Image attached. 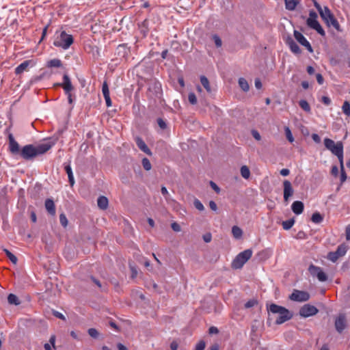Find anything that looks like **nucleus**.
<instances>
[{
    "label": "nucleus",
    "mask_w": 350,
    "mask_h": 350,
    "mask_svg": "<svg viewBox=\"0 0 350 350\" xmlns=\"http://www.w3.org/2000/svg\"><path fill=\"white\" fill-rule=\"evenodd\" d=\"M209 206H210L211 209L214 211H217V204L214 201H210Z\"/></svg>",
    "instance_id": "nucleus-62"
},
{
    "label": "nucleus",
    "mask_w": 350,
    "mask_h": 350,
    "mask_svg": "<svg viewBox=\"0 0 350 350\" xmlns=\"http://www.w3.org/2000/svg\"><path fill=\"white\" fill-rule=\"evenodd\" d=\"M232 234L236 239H239L242 237L243 231L239 227L234 226L232 228Z\"/></svg>",
    "instance_id": "nucleus-25"
},
{
    "label": "nucleus",
    "mask_w": 350,
    "mask_h": 350,
    "mask_svg": "<svg viewBox=\"0 0 350 350\" xmlns=\"http://www.w3.org/2000/svg\"><path fill=\"white\" fill-rule=\"evenodd\" d=\"M323 220V216L318 212L314 213L311 217V221L314 224H320Z\"/></svg>",
    "instance_id": "nucleus-26"
},
{
    "label": "nucleus",
    "mask_w": 350,
    "mask_h": 350,
    "mask_svg": "<svg viewBox=\"0 0 350 350\" xmlns=\"http://www.w3.org/2000/svg\"><path fill=\"white\" fill-rule=\"evenodd\" d=\"M331 173L333 176H337L338 174V168L337 166L334 165L332 167Z\"/></svg>",
    "instance_id": "nucleus-58"
},
{
    "label": "nucleus",
    "mask_w": 350,
    "mask_h": 350,
    "mask_svg": "<svg viewBox=\"0 0 350 350\" xmlns=\"http://www.w3.org/2000/svg\"><path fill=\"white\" fill-rule=\"evenodd\" d=\"M211 234L210 233H207L203 236V239L206 243H209L211 241Z\"/></svg>",
    "instance_id": "nucleus-59"
},
{
    "label": "nucleus",
    "mask_w": 350,
    "mask_h": 350,
    "mask_svg": "<svg viewBox=\"0 0 350 350\" xmlns=\"http://www.w3.org/2000/svg\"><path fill=\"white\" fill-rule=\"evenodd\" d=\"M212 38L214 40V42L217 47L221 46L222 41L218 35H217V34L213 35Z\"/></svg>",
    "instance_id": "nucleus-41"
},
{
    "label": "nucleus",
    "mask_w": 350,
    "mask_h": 350,
    "mask_svg": "<svg viewBox=\"0 0 350 350\" xmlns=\"http://www.w3.org/2000/svg\"><path fill=\"white\" fill-rule=\"evenodd\" d=\"M59 221L63 227L66 228L68 226V221L65 214L62 213L59 215Z\"/></svg>",
    "instance_id": "nucleus-38"
},
{
    "label": "nucleus",
    "mask_w": 350,
    "mask_h": 350,
    "mask_svg": "<svg viewBox=\"0 0 350 350\" xmlns=\"http://www.w3.org/2000/svg\"><path fill=\"white\" fill-rule=\"evenodd\" d=\"M172 226V228L174 231L175 232H179L180 231V226H179L178 224H177L176 222H174L171 225Z\"/></svg>",
    "instance_id": "nucleus-53"
},
{
    "label": "nucleus",
    "mask_w": 350,
    "mask_h": 350,
    "mask_svg": "<svg viewBox=\"0 0 350 350\" xmlns=\"http://www.w3.org/2000/svg\"><path fill=\"white\" fill-rule=\"evenodd\" d=\"M239 85L240 88L244 91L247 92L250 89L249 84L247 81L244 78H239Z\"/></svg>",
    "instance_id": "nucleus-27"
},
{
    "label": "nucleus",
    "mask_w": 350,
    "mask_h": 350,
    "mask_svg": "<svg viewBox=\"0 0 350 350\" xmlns=\"http://www.w3.org/2000/svg\"><path fill=\"white\" fill-rule=\"evenodd\" d=\"M308 271L312 277L317 278L319 282H323L327 280V275L320 267L311 264L308 267Z\"/></svg>",
    "instance_id": "nucleus-7"
},
{
    "label": "nucleus",
    "mask_w": 350,
    "mask_h": 350,
    "mask_svg": "<svg viewBox=\"0 0 350 350\" xmlns=\"http://www.w3.org/2000/svg\"><path fill=\"white\" fill-rule=\"evenodd\" d=\"M53 144L52 142H47L37 146L33 144L25 145L21 148L19 155L26 161L32 160L36 157L46 152L52 148Z\"/></svg>",
    "instance_id": "nucleus-1"
},
{
    "label": "nucleus",
    "mask_w": 350,
    "mask_h": 350,
    "mask_svg": "<svg viewBox=\"0 0 350 350\" xmlns=\"http://www.w3.org/2000/svg\"><path fill=\"white\" fill-rule=\"evenodd\" d=\"M205 342L203 340L200 341L196 346V350H204Z\"/></svg>",
    "instance_id": "nucleus-47"
},
{
    "label": "nucleus",
    "mask_w": 350,
    "mask_h": 350,
    "mask_svg": "<svg viewBox=\"0 0 350 350\" xmlns=\"http://www.w3.org/2000/svg\"><path fill=\"white\" fill-rule=\"evenodd\" d=\"M334 155H335L338 157V161L340 163V170H342V168H344L343 148H342L340 150H339L338 152H336Z\"/></svg>",
    "instance_id": "nucleus-33"
},
{
    "label": "nucleus",
    "mask_w": 350,
    "mask_h": 350,
    "mask_svg": "<svg viewBox=\"0 0 350 350\" xmlns=\"http://www.w3.org/2000/svg\"><path fill=\"white\" fill-rule=\"evenodd\" d=\"M286 44L289 46L291 51L295 54L301 53V50L297 44L291 38H288L286 40Z\"/></svg>",
    "instance_id": "nucleus-18"
},
{
    "label": "nucleus",
    "mask_w": 350,
    "mask_h": 350,
    "mask_svg": "<svg viewBox=\"0 0 350 350\" xmlns=\"http://www.w3.org/2000/svg\"><path fill=\"white\" fill-rule=\"evenodd\" d=\"M88 334L92 338H96L98 335L97 330L94 328H90L88 329Z\"/></svg>",
    "instance_id": "nucleus-46"
},
{
    "label": "nucleus",
    "mask_w": 350,
    "mask_h": 350,
    "mask_svg": "<svg viewBox=\"0 0 350 350\" xmlns=\"http://www.w3.org/2000/svg\"><path fill=\"white\" fill-rule=\"evenodd\" d=\"M295 238L297 239H307V234L305 232L300 230L297 233Z\"/></svg>",
    "instance_id": "nucleus-45"
},
{
    "label": "nucleus",
    "mask_w": 350,
    "mask_h": 350,
    "mask_svg": "<svg viewBox=\"0 0 350 350\" xmlns=\"http://www.w3.org/2000/svg\"><path fill=\"white\" fill-rule=\"evenodd\" d=\"M342 112L347 116H350V103L345 100L342 106Z\"/></svg>",
    "instance_id": "nucleus-36"
},
{
    "label": "nucleus",
    "mask_w": 350,
    "mask_h": 350,
    "mask_svg": "<svg viewBox=\"0 0 350 350\" xmlns=\"http://www.w3.org/2000/svg\"><path fill=\"white\" fill-rule=\"evenodd\" d=\"M252 135H253V137H254L255 139H256L258 141L260 140V139H261L260 135V133L257 131L252 130Z\"/></svg>",
    "instance_id": "nucleus-54"
},
{
    "label": "nucleus",
    "mask_w": 350,
    "mask_h": 350,
    "mask_svg": "<svg viewBox=\"0 0 350 350\" xmlns=\"http://www.w3.org/2000/svg\"><path fill=\"white\" fill-rule=\"evenodd\" d=\"M345 233H346V239L347 241H349L350 240V224L346 227Z\"/></svg>",
    "instance_id": "nucleus-60"
},
{
    "label": "nucleus",
    "mask_w": 350,
    "mask_h": 350,
    "mask_svg": "<svg viewBox=\"0 0 350 350\" xmlns=\"http://www.w3.org/2000/svg\"><path fill=\"white\" fill-rule=\"evenodd\" d=\"M161 193L163 196H164L165 198L166 199V200H168V197H169V193L167 191V189H166L165 187H161Z\"/></svg>",
    "instance_id": "nucleus-50"
},
{
    "label": "nucleus",
    "mask_w": 350,
    "mask_h": 350,
    "mask_svg": "<svg viewBox=\"0 0 350 350\" xmlns=\"http://www.w3.org/2000/svg\"><path fill=\"white\" fill-rule=\"evenodd\" d=\"M135 142L137 144V147L142 151H143L144 152H145L146 154H147L148 155L152 154L150 150L148 148V147L147 146V145L146 144V143L144 142V140L142 138H140L139 137H136Z\"/></svg>",
    "instance_id": "nucleus-16"
},
{
    "label": "nucleus",
    "mask_w": 350,
    "mask_h": 350,
    "mask_svg": "<svg viewBox=\"0 0 350 350\" xmlns=\"http://www.w3.org/2000/svg\"><path fill=\"white\" fill-rule=\"evenodd\" d=\"M193 204H194L195 207H196L198 210H199V211H203V210L204 209V205H203V204H202V202H201L199 200H198V199H196V200H194V202H193Z\"/></svg>",
    "instance_id": "nucleus-44"
},
{
    "label": "nucleus",
    "mask_w": 350,
    "mask_h": 350,
    "mask_svg": "<svg viewBox=\"0 0 350 350\" xmlns=\"http://www.w3.org/2000/svg\"><path fill=\"white\" fill-rule=\"evenodd\" d=\"M108 199L106 197L103 196L98 197L97 200V204L100 209L105 210L108 207Z\"/></svg>",
    "instance_id": "nucleus-21"
},
{
    "label": "nucleus",
    "mask_w": 350,
    "mask_h": 350,
    "mask_svg": "<svg viewBox=\"0 0 350 350\" xmlns=\"http://www.w3.org/2000/svg\"><path fill=\"white\" fill-rule=\"evenodd\" d=\"M9 150L12 154H19L21 152L18 143L15 140L12 133L8 134Z\"/></svg>",
    "instance_id": "nucleus-11"
},
{
    "label": "nucleus",
    "mask_w": 350,
    "mask_h": 350,
    "mask_svg": "<svg viewBox=\"0 0 350 350\" xmlns=\"http://www.w3.org/2000/svg\"><path fill=\"white\" fill-rule=\"evenodd\" d=\"M347 249H348V246L346 244L343 243V244H340V245H338L335 252H336L338 256L341 257L346 254V253L347 252Z\"/></svg>",
    "instance_id": "nucleus-23"
},
{
    "label": "nucleus",
    "mask_w": 350,
    "mask_h": 350,
    "mask_svg": "<svg viewBox=\"0 0 350 350\" xmlns=\"http://www.w3.org/2000/svg\"><path fill=\"white\" fill-rule=\"evenodd\" d=\"M312 139H313V141L317 143V144H319L321 142V137L319 136L318 134L317 133H313L312 134Z\"/></svg>",
    "instance_id": "nucleus-52"
},
{
    "label": "nucleus",
    "mask_w": 350,
    "mask_h": 350,
    "mask_svg": "<svg viewBox=\"0 0 350 350\" xmlns=\"http://www.w3.org/2000/svg\"><path fill=\"white\" fill-rule=\"evenodd\" d=\"M306 23L309 27L317 31L321 36H325V31L317 21V14L315 12H310Z\"/></svg>",
    "instance_id": "nucleus-6"
},
{
    "label": "nucleus",
    "mask_w": 350,
    "mask_h": 350,
    "mask_svg": "<svg viewBox=\"0 0 350 350\" xmlns=\"http://www.w3.org/2000/svg\"><path fill=\"white\" fill-rule=\"evenodd\" d=\"M188 100L192 105H196L197 103V98L193 92H190L189 94Z\"/></svg>",
    "instance_id": "nucleus-43"
},
{
    "label": "nucleus",
    "mask_w": 350,
    "mask_h": 350,
    "mask_svg": "<svg viewBox=\"0 0 350 350\" xmlns=\"http://www.w3.org/2000/svg\"><path fill=\"white\" fill-rule=\"evenodd\" d=\"M3 251L13 264L16 265L17 263L18 259L16 256H15L8 249H3Z\"/></svg>",
    "instance_id": "nucleus-28"
},
{
    "label": "nucleus",
    "mask_w": 350,
    "mask_h": 350,
    "mask_svg": "<svg viewBox=\"0 0 350 350\" xmlns=\"http://www.w3.org/2000/svg\"><path fill=\"white\" fill-rule=\"evenodd\" d=\"M318 312V309L312 305L305 304L299 310V314L303 317H309L315 315Z\"/></svg>",
    "instance_id": "nucleus-10"
},
{
    "label": "nucleus",
    "mask_w": 350,
    "mask_h": 350,
    "mask_svg": "<svg viewBox=\"0 0 350 350\" xmlns=\"http://www.w3.org/2000/svg\"><path fill=\"white\" fill-rule=\"evenodd\" d=\"M324 146L329 150L333 154L338 152L342 148H343V144L341 142H335L329 138H325L323 140Z\"/></svg>",
    "instance_id": "nucleus-8"
},
{
    "label": "nucleus",
    "mask_w": 350,
    "mask_h": 350,
    "mask_svg": "<svg viewBox=\"0 0 350 350\" xmlns=\"http://www.w3.org/2000/svg\"><path fill=\"white\" fill-rule=\"evenodd\" d=\"M280 173L282 176H286L290 174V171L288 169L284 168L280 170Z\"/></svg>",
    "instance_id": "nucleus-61"
},
{
    "label": "nucleus",
    "mask_w": 350,
    "mask_h": 350,
    "mask_svg": "<svg viewBox=\"0 0 350 350\" xmlns=\"http://www.w3.org/2000/svg\"><path fill=\"white\" fill-rule=\"evenodd\" d=\"M59 85L62 87L66 94L71 93V91L73 90V86L72 85L70 79L66 74L64 75L63 81L59 84Z\"/></svg>",
    "instance_id": "nucleus-14"
},
{
    "label": "nucleus",
    "mask_w": 350,
    "mask_h": 350,
    "mask_svg": "<svg viewBox=\"0 0 350 350\" xmlns=\"http://www.w3.org/2000/svg\"><path fill=\"white\" fill-rule=\"evenodd\" d=\"M335 327L339 333H342L346 327L345 315L340 314L335 321Z\"/></svg>",
    "instance_id": "nucleus-15"
},
{
    "label": "nucleus",
    "mask_w": 350,
    "mask_h": 350,
    "mask_svg": "<svg viewBox=\"0 0 350 350\" xmlns=\"http://www.w3.org/2000/svg\"><path fill=\"white\" fill-rule=\"evenodd\" d=\"M45 208L49 214L51 215H55V206L53 200L49 198L46 200Z\"/></svg>",
    "instance_id": "nucleus-20"
},
{
    "label": "nucleus",
    "mask_w": 350,
    "mask_h": 350,
    "mask_svg": "<svg viewBox=\"0 0 350 350\" xmlns=\"http://www.w3.org/2000/svg\"><path fill=\"white\" fill-rule=\"evenodd\" d=\"M347 174L345 172V168H342V170H340V182L341 183H343L347 180Z\"/></svg>",
    "instance_id": "nucleus-49"
},
{
    "label": "nucleus",
    "mask_w": 350,
    "mask_h": 350,
    "mask_svg": "<svg viewBox=\"0 0 350 350\" xmlns=\"http://www.w3.org/2000/svg\"><path fill=\"white\" fill-rule=\"evenodd\" d=\"M289 298L294 301L304 302L310 299V295L306 291L294 290L289 296Z\"/></svg>",
    "instance_id": "nucleus-9"
},
{
    "label": "nucleus",
    "mask_w": 350,
    "mask_h": 350,
    "mask_svg": "<svg viewBox=\"0 0 350 350\" xmlns=\"http://www.w3.org/2000/svg\"><path fill=\"white\" fill-rule=\"evenodd\" d=\"M319 14L328 26H332L337 30L339 29L340 25L338 22L327 6L323 8V10L320 12Z\"/></svg>",
    "instance_id": "nucleus-5"
},
{
    "label": "nucleus",
    "mask_w": 350,
    "mask_h": 350,
    "mask_svg": "<svg viewBox=\"0 0 350 350\" xmlns=\"http://www.w3.org/2000/svg\"><path fill=\"white\" fill-rule=\"evenodd\" d=\"M252 256V250L250 249L240 252L232 262V267L234 269L242 268Z\"/></svg>",
    "instance_id": "nucleus-4"
},
{
    "label": "nucleus",
    "mask_w": 350,
    "mask_h": 350,
    "mask_svg": "<svg viewBox=\"0 0 350 350\" xmlns=\"http://www.w3.org/2000/svg\"><path fill=\"white\" fill-rule=\"evenodd\" d=\"M327 258L332 262H336L340 258V256H338L336 252H331L328 254Z\"/></svg>",
    "instance_id": "nucleus-40"
},
{
    "label": "nucleus",
    "mask_w": 350,
    "mask_h": 350,
    "mask_svg": "<svg viewBox=\"0 0 350 350\" xmlns=\"http://www.w3.org/2000/svg\"><path fill=\"white\" fill-rule=\"evenodd\" d=\"M304 203L301 201H295L291 205V209L296 215L301 214L304 211Z\"/></svg>",
    "instance_id": "nucleus-17"
},
{
    "label": "nucleus",
    "mask_w": 350,
    "mask_h": 350,
    "mask_svg": "<svg viewBox=\"0 0 350 350\" xmlns=\"http://www.w3.org/2000/svg\"><path fill=\"white\" fill-rule=\"evenodd\" d=\"M157 123L161 129H164L166 128V124L161 118L157 120Z\"/></svg>",
    "instance_id": "nucleus-55"
},
{
    "label": "nucleus",
    "mask_w": 350,
    "mask_h": 350,
    "mask_svg": "<svg viewBox=\"0 0 350 350\" xmlns=\"http://www.w3.org/2000/svg\"><path fill=\"white\" fill-rule=\"evenodd\" d=\"M74 42L72 35L68 34L65 31H56L53 45L56 47L67 50Z\"/></svg>",
    "instance_id": "nucleus-3"
},
{
    "label": "nucleus",
    "mask_w": 350,
    "mask_h": 350,
    "mask_svg": "<svg viewBox=\"0 0 350 350\" xmlns=\"http://www.w3.org/2000/svg\"><path fill=\"white\" fill-rule=\"evenodd\" d=\"M102 92L104 98L109 96V87L106 81H105L102 86Z\"/></svg>",
    "instance_id": "nucleus-39"
},
{
    "label": "nucleus",
    "mask_w": 350,
    "mask_h": 350,
    "mask_svg": "<svg viewBox=\"0 0 350 350\" xmlns=\"http://www.w3.org/2000/svg\"><path fill=\"white\" fill-rule=\"evenodd\" d=\"M299 105L300 107L306 112H307V113L310 112L311 108L310 107V105L306 100H299Z\"/></svg>",
    "instance_id": "nucleus-29"
},
{
    "label": "nucleus",
    "mask_w": 350,
    "mask_h": 350,
    "mask_svg": "<svg viewBox=\"0 0 350 350\" xmlns=\"http://www.w3.org/2000/svg\"><path fill=\"white\" fill-rule=\"evenodd\" d=\"M8 301L9 304H14L16 306L20 304V301H19L17 296L14 294H12V293L8 295Z\"/></svg>",
    "instance_id": "nucleus-34"
},
{
    "label": "nucleus",
    "mask_w": 350,
    "mask_h": 350,
    "mask_svg": "<svg viewBox=\"0 0 350 350\" xmlns=\"http://www.w3.org/2000/svg\"><path fill=\"white\" fill-rule=\"evenodd\" d=\"M241 174L245 179H248L250 176V171L247 166L243 165L241 167Z\"/></svg>",
    "instance_id": "nucleus-31"
},
{
    "label": "nucleus",
    "mask_w": 350,
    "mask_h": 350,
    "mask_svg": "<svg viewBox=\"0 0 350 350\" xmlns=\"http://www.w3.org/2000/svg\"><path fill=\"white\" fill-rule=\"evenodd\" d=\"M255 87L258 90L262 88V83L259 79H255Z\"/></svg>",
    "instance_id": "nucleus-63"
},
{
    "label": "nucleus",
    "mask_w": 350,
    "mask_h": 350,
    "mask_svg": "<svg viewBox=\"0 0 350 350\" xmlns=\"http://www.w3.org/2000/svg\"><path fill=\"white\" fill-rule=\"evenodd\" d=\"M178 345L176 341H173L170 344V348L172 350H177L178 349Z\"/></svg>",
    "instance_id": "nucleus-64"
},
{
    "label": "nucleus",
    "mask_w": 350,
    "mask_h": 350,
    "mask_svg": "<svg viewBox=\"0 0 350 350\" xmlns=\"http://www.w3.org/2000/svg\"><path fill=\"white\" fill-rule=\"evenodd\" d=\"M32 63L31 60H25L23 62H22L21 64H19L16 68H15V73L16 75H20L23 73L25 70H27V68L29 67V66Z\"/></svg>",
    "instance_id": "nucleus-19"
},
{
    "label": "nucleus",
    "mask_w": 350,
    "mask_h": 350,
    "mask_svg": "<svg viewBox=\"0 0 350 350\" xmlns=\"http://www.w3.org/2000/svg\"><path fill=\"white\" fill-rule=\"evenodd\" d=\"M321 100L325 105H329L331 104V99L328 96H323Z\"/></svg>",
    "instance_id": "nucleus-51"
},
{
    "label": "nucleus",
    "mask_w": 350,
    "mask_h": 350,
    "mask_svg": "<svg viewBox=\"0 0 350 350\" xmlns=\"http://www.w3.org/2000/svg\"><path fill=\"white\" fill-rule=\"evenodd\" d=\"M46 66L49 68H59L62 66V63L59 59H53L47 62Z\"/></svg>",
    "instance_id": "nucleus-24"
},
{
    "label": "nucleus",
    "mask_w": 350,
    "mask_h": 350,
    "mask_svg": "<svg viewBox=\"0 0 350 350\" xmlns=\"http://www.w3.org/2000/svg\"><path fill=\"white\" fill-rule=\"evenodd\" d=\"M64 168H65V171H66V174H68V181L70 183V185L71 187H72L75 184V178H74L71 166L70 165H65Z\"/></svg>",
    "instance_id": "nucleus-22"
},
{
    "label": "nucleus",
    "mask_w": 350,
    "mask_h": 350,
    "mask_svg": "<svg viewBox=\"0 0 350 350\" xmlns=\"http://www.w3.org/2000/svg\"><path fill=\"white\" fill-rule=\"evenodd\" d=\"M200 82H201L202 85H203V87L206 89V90L208 92H210L211 87H210L209 81H208V79L205 76H201Z\"/></svg>",
    "instance_id": "nucleus-35"
},
{
    "label": "nucleus",
    "mask_w": 350,
    "mask_h": 350,
    "mask_svg": "<svg viewBox=\"0 0 350 350\" xmlns=\"http://www.w3.org/2000/svg\"><path fill=\"white\" fill-rule=\"evenodd\" d=\"M316 78H317V81L319 84L322 85L323 83L324 79H323V76L321 74H319V73L317 74Z\"/></svg>",
    "instance_id": "nucleus-56"
},
{
    "label": "nucleus",
    "mask_w": 350,
    "mask_h": 350,
    "mask_svg": "<svg viewBox=\"0 0 350 350\" xmlns=\"http://www.w3.org/2000/svg\"><path fill=\"white\" fill-rule=\"evenodd\" d=\"M256 304V301L254 299H250L249 301H247L245 304V307L246 308H252L253 306H254V305Z\"/></svg>",
    "instance_id": "nucleus-48"
},
{
    "label": "nucleus",
    "mask_w": 350,
    "mask_h": 350,
    "mask_svg": "<svg viewBox=\"0 0 350 350\" xmlns=\"http://www.w3.org/2000/svg\"><path fill=\"white\" fill-rule=\"evenodd\" d=\"M295 224L293 218L282 221V227L284 230H287L291 229Z\"/></svg>",
    "instance_id": "nucleus-30"
},
{
    "label": "nucleus",
    "mask_w": 350,
    "mask_h": 350,
    "mask_svg": "<svg viewBox=\"0 0 350 350\" xmlns=\"http://www.w3.org/2000/svg\"><path fill=\"white\" fill-rule=\"evenodd\" d=\"M283 187H284V200L285 202H288L289 198L293 196L294 190L293 189L291 183L288 180H284Z\"/></svg>",
    "instance_id": "nucleus-13"
},
{
    "label": "nucleus",
    "mask_w": 350,
    "mask_h": 350,
    "mask_svg": "<svg viewBox=\"0 0 350 350\" xmlns=\"http://www.w3.org/2000/svg\"><path fill=\"white\" fill-rule=\"evenodd\" d=\"M294 37L300 44L305 46L310 52H312V49L310 42L307 40V39L301 33L297 30H295Z\"/></svg>",
    "instance_id": "nucleus-12"
},
{
    "label": "nucleus",
    "mask_w": 350,
    "mask_h": 350,
    "mask_svg": "<svg viewBox=\"0 0 350 350\" xmlns=\"http://www.w3.org/2000/svg\"><path fill=\"white\" fill-rule=\"evenodd\" d=\"M286 8L288 10H294L297 5L295 0H284Z\"/></svg>",
    "instance_id": "nucleus-32"
},
{
    "label": "nucleus",
    "mask_w": 350,
    "mask_h": 350,
    "mask_svg": "<svg viewBox=\"0 0 350 350\" xmlns=\"http://www.w3.org/2000/svg\"><path fill=\"white\" fill-rule=\"evenodd\" d=\"M269 312L273 314H278L279 317L275 320L277 325H280L290 320L293 317V314L286 308L271 304L269 308Z\"/></svg>",
    "instance_id": "nucleus-2"
},
{
    "label": "nucleus",
    "mask_w": 350,
    "mask_h": 350,
    "mask_svg": "<svg viewBox=\"0 0 350 350\" xmlns=\"http://www.w3.org/2000/svg\"><path fill=\"white\" fill-rule=\"evenodd\" d=\"M210 185L213 190H215L217 193H219L220 189L214 182L210 181Z\"/></svg>",
    "instance_id": "nucleus-57"
},
{
    "label": "nucleus",
    "mask_w": 350,
    "mask_h": 350,
    "mask_svg": "<svg viewBox=\"0 0 350 350\" xmlns=\"http://www.w3.org/2000/svg\"><path fill=\"white\" fill-rule=\"evenodd\" d=\"M142 165L144 168L147 171L151 169V163L147 158H144L142 159Z\"/></svg>",
    "instance_id": "nucleus-42"
},
{
    "label": "nucleus",
    "mask_w": 350,
    "mask_h": 350,
    "mask_svg": "<svg viewBox=\"0 0 350 350\" xmlns=\"http://www.w3.org/2000/svg\"><path fill=\"white\" fill-rule=\"evenodd\" d=\"M284 131H285L286 137L287 139L288 140V142H291V143L293 142H294V137L293 136V134H292L291 131L289 129V127L286 126L284 128Z\"/></svg>",
    "instance_id": "nucleus-37"
}]
</instances>
